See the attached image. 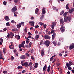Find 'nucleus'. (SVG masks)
<instances>
[{
    "mask_svg": "<svg viewBox=\"0 0 74 74\" xmlns=\"http://www.w3.org/2000/svg\"><path fill=\"white\" fill-rule=\"evenodd\" d=\"M50 43V41L49 40H46L44 43V45H46L47 47H49Z\"/></svg>",
    "mask_w": 74,
    "mask_h": 74,
    "instance_id": "nucleus-1",
    "label": "nucleus"
},
{
    "mask_svg": "<svg viewBox=\"0 0 74 74\" xmlns=\"http://www.w3.org/2000/svg\"><path fill=\"white\" fill-rule=\"evenodd\" d=\"M74 48V44H72L71 45H70L69 47V49L71 50L72 49Z\"/></svg>",
    "mask_w": 74,
    "mask_h": 74,
    "instance_id": "nucleus-2",
    "label": "nucleus"
},
{
    "mask_svg": "<svg viewBox=\"0 0 74 74\" xmlns=\"http://www.w3.org/2000/svg\"><path fill=\"white\" fill-rule=\"evenodd\" d=\"M68 17L67 16H65L64 17V21L65 22H67L68 20Z\"/></svg>",
    "mask_w": 74,
    "mask_h": 74,
    "instance_id": "nucleus-3",
    "label": "nucleus"
},
{
    "mask_svg": "<svg viewBox=\"0 0 74 74\" xmlns=\"http://www.w3.org/2000/svg\"><path fill=\"white\" fill-rule=\"evenodd\" d=\"M44 38H45V39L46 40H49L50 39V37L48 35H45L44 36Z\"/></svg>",
    "mask_w": 74,
    "mask_h": 74,
    "instance_id": "nucleus-4",
    "label": "nucleus"
},
{
    "mask_svg": "<svg viewBox=\"0 0 74 74\" xmlns=\"http://www.w3.org/2000/svg\"><path fill=\"white\" fill-rule=\"evenodd\" d=\"M17 10V9L16 8V6L14 7L12 10V11L13 12H15V11H16Z\"/></svg>",
    "mask_w": 74,
    "mask_h": 74,
    "instance_id": "nucleus-5",
    "label": "nucleus"
},
{
    "mask_svg": "<svg viewBox=\"0 0 74 74\" xmlns=\"http://www.w3.org/2000/svg\"><path fill=\"white\" fill-rule=\"evenodd\" d=\"M60 24H62L64 23V22L63 20V19L62 18L60 19Z\"/></svg>",
    "mask_w": 74,
    "mask_h": 74,
    "instance_id": "nucleus-6",
    "label": "nucleus"
},
{
    "mask_svg": "<svg viewBox=\"0 0 74 74\" xmlns=\"http://www.w3.org/2000/svg\"><path fill=\"white\" fill-rule=\"evenodd\" d=\"M45 53V51H44V49H42V50L41 51V53H40V54H41V56H44Z\"/></svg>",
    "mask_w": 74,
    "mask_h": 74,
    "instance_id": "nucleus-7",
    "label": "nucleus"
},
{
    "mask_svg": "<svg viewBox=\"0 0 74 74\" xmlns=\"http://www.w3.org/2000/svg\"><path fill=\"white\" fill-rule=\"evenodd\" d=\"M39 11V9L38 8H36V10H35V13L36 14H39V12H38Z\"/></svg>",
    "mask_w": 74,
    "mask_h": 74,
    "instance_id": "nucleus-8",
    "label": "nucleus"
},
{
    "mask_svg": "<svg viewBox=\"0 0 74 74\" xmlns=\"http://www.w3.org/2000/svg\"><path fill=\"white\" fill-rule=\"evenodd\" d=\"M9 47L10 49H14V45L13 44H11L9 46Z\"/></svg>",
    "mask_w": 74,
    "mask_h": 74,
    "instance_id": "nucleus-9",
    "label": "nucleus"
},
{
    "mask_svg": "<svg viewBox=\"0 0 74 74\" xmlns=\"http://www.w3.org/2000/svg\"><path fill=\"white\" fill-rule=\"evenodd\" d=\"M15 38L17 40H19L20 39V37L19 35H16L15 37Z\"/></svg>",
    "mask_w": 74,
    "mask_h": 74,
    "instance_id": "nucleus-10",
    "label": "nucleus"
},
{
    "mask_svg": "<svg viewBox=\"0 0 74 74\" xmlns=\"http://www.w3.org/2000/svg\"><path fill=\"white\" fill-rule=\"evenodd\" d=\"M10 38H13V37L14 36V35H13V33L12 32H10Z\"/></svg>",
    "mask_w": 74,
    "mask_h": 74,
    "instance_id": "nucleus-11",
    "label": "nucleus"
},
{
    "mask_svg": "<svg viewBox=\"0 0 74 74\" xmlns=\"http://www.w3.org/2000/svg\"><path fill=\"white\" fill-rule=\"evenodd\" d=\"M5 20H6V21H9L10 19V18L8 16H5Z\"/></svg>",
    "mask_w": 74,
    "mask_h": 74,
    "instance_id": "nucleus-12",
    "label": "nucleus"
},
{
    "mask_svg": "<svg viewBox=\"0 0 74 74\" xmlns=\"http://www.w3.org/2000/svg\"><path fill=\"white\" fill-rule=\"evenodd\" d=\"M42 12L43 14H45L46 12L45 11V8H43L42 10Z\"/></svg>",
    "mask_w": 74,
    "mask_h": 74,
    "instance_id": "nucleus-13",
    "label": "nucleus"
},
{
    "mask_svg": "<svg viewBox=\"0 0 74 74\" xmlns=\"http://www.w3.org/2000/svg\"><path fill=\"white\" fill-rule=\"evenodd\" d=\"M25 55H23L20 57V58L21 59H25Z\"/></svg>",
    "mask_w": 74,
    "mask_h": 74,
    "instance_id": "nucleus-14",
    "label": "nucleus"
},
{
    "mask_svg": "<svg viewBox=\"0 0 74 74\" xmlns=\"http://www.w3.org/2000/svg\"><path fill=\"white\" fill-rule=\"evenodd\" d=\"M24 45H23V44H20L18 45V47L19 48L21 49V47H23V48H24L25 47V46Z\"/></svg>",
    "mask_w": 74,
    "mask_h": 74,
    "instance_id": "nucleus-15",
    "label": "nucleus"
},
{
    "mask_svg": "<svg viewBox=\"0 0 74 74\" xmlns=\"http://www.w3.org/2000/svg\"><path fill=\"white\" fill-rule=\"evenodd\" d=\"M23 66H25V67H28V62H25L24 63L23 65Z\"/></svg>",
    "mask_w": 74,
    "mask_h": 74,
    "instance_id": "nucleus-16",
    "label": "nucleus"
},
{
    "mask_svg": "<svg viewBox=\"0 0 74 74\" xmlns=\"http://www.w3.org/2000/svg\"><path fill=\"white\" fill-rule=\"evenodd\" d=\"M47 66H46V65H45L43 67V71H45V70H46V69H47Z\"/></svg>",
    "mask_w": 74,
    "mask_h": 74,
    "instance_id": "nucleus-17",
    "label": "nucleus"
},
{
    "mask_svg": "<svg viewBox=\"0 0 74 74\" xmlns=\"http://www.w3.org/2000/svg\"><path fill=\"white\" fill-rule=\"evenodd\" d=\"M66 66L68 68L71 66V65L67 62L66 63Z\"/></svg>",
    "mask_w": 74,
    "mask_h": 74,
    "instance_id": "nucleus-18",
    "label": "nucleus"
},
{
    "mask_svg": "<svg viewBox=\"0 0 74 74\" xmlns=\"http://www.w3.org/2000/svg\"><path fill=\"white\" fill-rule=\"evenodd\" d=\"M39 37H40V35H37L35 36V39H36V40H37L38 39V38H39Z\"/></svg>",
    "mask_w": 74,
    "mask_h": 74,
    "instance_id": "nucleus-19",
    "label": "nucleus"
},
{
    "mask_svg": "<svg viewBox=\"0 0 74 74\" xmlns=\"http://www.w3.org/2000/svg\"><path fill=\"white\" fill-rule=\"evenodd\" d=\"M17 28H20L21 27V24L19 23L18 25H17Z\"/></svg>",
    "mask_w": 74,
    "mask_h": 74,
    "instance_id": "nucleus-20",
    "label": "nucleus"
},
{
    "mask_svg": "<svg viewBox=\"0 0 74 74\" xmlns=\"http://www.w3.org/2000/svg\"><path fill=\"white\" fill-rule=\"evenodd\" d=\"M52 43L54 44L55 46H56V45L57 44V42L53 41L52 42Z\"/></svg>",
    "mask_w": 74,
    "mask_h": 74,
    "instance_id": "nucleus-21",
    "label": "nucleus"
},
{
    "mask_svg": "<svg viewBox=\"0 0 74 74\" xmlns=\"http://www.w3.org/2000/svg\"><path fill=\"white\" fill-rule=\"evenodd\" d=\"M69 4H68L66 5V8L67 10H69Z\"/></svg>",
    "mask_w": 74,
    "mask_h": 74,
    "instance_id": "nucleus-22",
    "label": "nucleus"
},
{
    "mask_svg": "<svg viewBox=\"0 0 74 74\" xmlns=\"http://www.w3.org/2000/svg\"><path fill=\"white\" fill-rule=\"evenodd\" d=\"M30 42V40L29 39L26 40V43L28 44Z\"/></svg>",
    "mask_w": 74,
    "mask_h": 74,
    "instance_id": "nucleus-23",
    "label": "nucleus"
},
{
    "mask_svg": "<svg viewBox=\"0 0 74 74\" xmlns=\"http://www.w3.org/2000/svg\"><path fill=\"white\" fill-rule=\"evenodd\" d=\"M64 10H62L61 12H60V15H62V14H63L64 13Z\"/></svg>",
    "mask_w": 74,
    "mask_h": 74,
    "instance_id": "nucleus-24",
    "label": "nucleus"
},
{
    "mask_svg": "<svg viewBox=\"0 0 74 74\" xmlns=\"http://www.w3.org/2000/svg\"><path fill=\"white\" fill-rule=\"evenodd\" d=\"M68 19L69 21H70L71 20V16H70L69 17V18H68Z\"/></svg>",
    "mask_w": 74,
    "mask_h": 74,
    "instance_id": "nucleus-25",
    "label": "nucleus"
},
{
    "mask_svg": "<svg viewBox=\"0 0 74 74\" xmlns=\"http://www.w3.org/2000/svg\"><path fill=\"white\" fill-rule=\"evenodd\" d=\"M6 26H7L8 27H10V23L9 22H8L6 23Z\"/></svg>",
    "mask_w": 74,
    "mask_h": 74,
    "instance_id": "nucleus-26",
    "label": "nucleus"
},
{
    "mask_svg": "<svg viewBox=\"0 0 74 74\" xmlns=\"http://www.w3.org/2000/svg\"><path fill=\"white\" fill-rule=\"evenodd\" d=\"M17 29H12V31L13 32H16L17 31Z\"/></svg>",
    "mask_w": 74,
    "mask_h": 74,
    "instance_id": "nucleus-27",
    "label": "nucleus"
},
{
    "mask_svg": "<svg viewBox=\"0 0 74 74\" xmlns=\"http://www.w3.org/2000/svg\"><path fill=\"white\" fill-rule=\"evenodd\" d=\"M56 66L57 67H58L59 65H60V64L59 62H57L56 63Z\"/></svg>",
    "mask_w": 74,
    "mask_h": 74,
    "instance_id": "nucleus-28",
    "label": "nucleus"
},
{
    "mask_svg": "<svg viewBox=\"0 0 74 74\" xmlns=\"http://www.w3.org/2000/svg\"><path fill=\"white\" fill-rule=\"evenodd\" d=\"M29 23H32V24H33V27L34 26V21H30L29 22Z\"/></svg>",
    "mask_w": 74,
    "mask_h": 74,
    "instance_id": "nucleus-29",
    "label": "nucleus"
},
{
    "mask_svg": "<svg viewBox=\"0 0 74 74\" xmlns=\"http://www.w3.org/2000/svg\"><path fill=\"white\" fill-rule=\"evenodd\" d=\"M52 24L53 25V26H56V23L55 22H53Z\"/></svg>",
    "mask_w": 74,
    "mask_h": 74,
    "instance_id": "nucleus-30",
    "label": "nucleus"
},
{
    "mask_svg": "<svg viewBox=\"0 0 74 74\" xmlns=\"http://www.w3.org/2000/svg\"><path fill=\"white\" fill-rule=\"evenodd\" d=\"M33 64V63L32 62H30L28 64V66H30L31 65H32Z\"/></svg>",
    "mask_w": 74,
    "mask_h": 74,
    "instance_id": "nucleus-31",
    "label": "nucleus"
},
{
    "mask_svg": "<svg viewBox=\"0 0 74 74\" xmlns=\"http://www.w3.org/2000/svg\"><path fill=\"white\" fill-rule=\"evenodd\" d=\"M44 17V15H42V16H40V19L42 20Z\"/></svg>",
    "mask_w": 74,
    "mask_h": 74,
    "instance_id": "nucleus-32",
    "label": "nucleus"
},
{
    "mask_svg": "<svg viewBox=\"0 0 74 74\" xmlns=\"http://www.w3.org/2000/svg\"><path fill=\"white\" fill-rule=\"evenodd\" d=\"M64 24H62L61 25V28L62 29H64L65 28V27L64 26Z\"/></svg>",
    "mask_w": 74,
    "mask_h": 74,
    "instance_id": "nucleus-33",
    "label": "nucleus"
},
{
    "mask_svg": "<svg viewBox=\"0 0 74 74\" xmlns=\"http://www.w3.org/2000/svg\"><path fill=\"white\" fill-rule=\"evenodd\" d=\"M32 45V42H30L29 44V45H28V47L29 48H30L31 47V45Z\"/></svg>",
    "mask_w": 74,
    "mask_h": 74,
    "instance_id": "nucleus-34",
    "label": "nucleus"
},
{
    "mask_svg": "<svg viewBox=\"0 0 74 74\" xmlns=\"http://www.w3.org/2000/svg\"><path fill=\"white\" fill-rule=\"evenodd\" d=\"M3 51L4 54H5L6 53V49L5 48L3 49Z\"/></svg>",
    "mask_w": 74,
    "mask_h": 74,
    "instance_id": "nucleus-35",
    "label": "nucleus"
},
{
    "mask_svg": "<svg viewBox=\"0 0 74 74\" xmlns=\"http://www.w3.org/2000/svg\"><path fill=\"white\" fill-rule=\"evenodd\" d=\"M44 43L43 40H41V41L40 42V45H42V44Z\"/></svg>",
    "mask_w": 74,
    "mask_h": 74,
    "instance_id": "nucleus-36",
    "label": "nucleus"
},
{
    "mask_svg": "<svg viewBox=\"0 0 74 74\" xmlns=\"http://www.w3.org/2000/svg\"><path fill=\"white\" fill-rule=\"evenodd\" d=\"M73 12V11L72 10H71L69 9V13H71Z\"/></svg>",
    "mask_w": 74,
    "mask_h": 74,
    "instance_id": "nucleus-37",
    "label": "nucleus"
},
{
    "mask_svg": "<svg viewBox=\"0 0 74 74\" xmlns=\"http://www.w3.org/2000/svg\"><path fill=\"white\" fill-rule=\"evenodd\" d=\"M14 2L15 3H16L18 2V0H14Z\"/></svg>",
    "mask_w": 74,
    "mask_h": 74,
    "instance_id": "nucleus-38",
    "label": "nucleus"
},
{
    "mask_svg": "<svg viewBox=\"0 0 74 74\" xmlns=\"http://www.w3.org/2000/svg\"><path fill=\"white\" fill-rule=\"evenodd\" d=\"M67 13L66 12H65L64 14H63V16L65 17V16H66V15L67 14Z\"/></svg>",
    "mask_w": 74,
    "mask_h": 74,
    "instance_id": "nucleus-39",
    "label": "nucleus"
},
{
    "mask_svg": "<svg viewBox=\"0 0 74 74\" xmlns=\"http://www.w3.org/2000/svg\"><path fill=\"white\" fill-rule=\"evenodd\" d=\"M55 32V30H52L51 32V34H53V33H54Z\"/></svg>",
    "mask_w": 74,
    "mask_h": 74,
    "instance_id": "nucleus-40",
    "label": "nucleus"
},
{
    "mask_svg": "<svg viewBox=\"0 0 74 74\" xmlns=\"http://www.w3.org/2000/svg\"><path fill=\"white\" fill-rule=\"evenodd\" d=\"M40 25H41V26L43 25V24H44V23H43L41 22H39V23H38Z\"/></svg>",
    "mask_w": 74,
    "mask_h": 74,
    "instance_id": "nucleus-41",
    "label": "nucleus"
},
{
    "mask_svg": "<svg viewBox=\"0 0 74 74\" xmlns=\"http://www.w3.org/2000/svg\"><path fill=\"white\" fill-rule=\"evenodd\" d=\"M11 22H12V23H16V22L14 20H12V21H11Z\"/></svg>",
    "mask_w": 74,
    "mask_h": 74,
    "instance_id": "nucleus-42",
    "label": "nucleus"
},
{
    "mask_svg": "<svg viewBox=\"0 0 74 74\" xmlns=\"http://www.w3.org/2000/svg\"><path fill=\"white\" fill-rule=\"evenodd\" d=\"M14 59V57L12 56H11V59L12 60H13Z\"/></svg>",
    "mask_w": 74,
    "mask_h": 74,
    "instance_id": "nucleus-43",
    "label": "nucleus"
},
{
    "mask_svg": "<svg viewBox=\"0 0 74 74\" xmlns=\"http://www.w3.org/2000/svg\"><path fill=\"white\" fill-rule=\"evenodd\" d=\"M25 55H26V56H27L28 57H29V54H28V53H25Z\"/></svg>",
    "mask_w": 74,
    "mask_h": 74,
    "instance_id": "nucleus-44",
    "label": "nucleus"
},
{
    "mask_svg": "<svg viewBox=\"0 0 74 74\" xmlns=\"http://www.w3.org/2000/svg\"><path fill=\"white\" fill-rule=\"evenodd\" d=\"M54 27H55V26H54V25H51L52 29L53 30V29H54Z\"/></svg>",
    "mask_w": 74,
    "mask_h": 74,
    "instance_id": "nucleus-45",
    "label": "nucleus"
},
{
    "mask_svg": "<svg viewBox=\"0 0 74 74\" xmlns=\"http://www.w3.org/2000/svg\"><path fill=\"white\" fill-rule=\"evenodd\" d=\"M53 60V58L52 57H51L50 59V61L51 62Z\"/></svg>",
    "mask_w": 74,
    "mask_h": 74,
    "instance_id": "nucleus-46",
    "label": "nucleus"
},
{
    "mask_svg": "<svg viewBox=\"0 0 74 74\" xmlns=\"http://www.w3.org/2000/svg\"><path fill=\"white\" fill-rule=\"evenodd\" d=\"M0 42H3V39L2 38H0Z\"/></svg>",
    "mask_w": 74,
    "mask_h": 74,
    "instance_id": "nucleus-47",
    "label": "nucleus"
},
{
    "mask_svg": "<svg viewBox=\"0 0 74 74\" xmlns=\"http://www.w3.org/2000/svg\"><path fill=\"white\" fill-rule=\"evenodd\" d=\"M56 34L55 33H54L52 35V36L56 37Z\"/></svg>",
    "mask_w": 74,
    "mask_h": 74,
    "instance_id": "nucleus-48",
    "label": "nucleus"
},
{
    "mask_svg": "<svg viewBox=\"0 0 74 74\" xmlns=\"http://www.w3.org/2000/svg\"><path fill=\"white\" fill-rule=\"evenodd\" d=\"M31 59L32 60H34V57L33 56H32L31 57Z\"/></svg>",
    "mask_w": 74,
    "mask_h": 74,
    "instance_id": "nucleus-49",
    "label": "nucleus"
},
{
    "mask_svg": "<svg viewBox=\"0 0 74 74\" xmlns=\"http://www.w3.org/2000/svg\"><path fill=\"white\" fill-rule=\"evenodd\" d=\"M65 29H62V30H61V32L62 33H63L65 31Z\"/></svg>",
    "mask_w": 74,
    "mask_h": 74,
    "instance_id": "nucleus-50",
    "label": "nucleus"
},
{
    "mask_svg": "<svg viewBox=\"0 0 74 74\" xmlns=\"http://www.w3.org/2000/svg\"><path fill=\"white\" fill-rule=\"evenodd\" d=\"M25 43V41H24L22 42V44L23 45H24Z\"/></svg>",
    "mask_w": 74,
    "mask_h": 74,
    "instance_id": "nucleus-51",
    "label": "nucleus"
},
{
    "mask_svg": "<svg viewBox=\"0 0 74 74\" xmlns=\"http://www.w3.org/2000/svg\"><path fill=\"white\" fill-rule=\"evenodd\" d=\"M56 59H54V60H53V61L52 62V63L53 64V63H54L55 61H56Z\"/></svg>",
    "mask_w": 74,
    "mask_h": 74,
    "instance_id": "nucleus-52",
    "label": "nucleus"
},
{
    "mask_svg": "<svg viewBox=\"0 0 74 74\" xmlns=\"http://www.w3.org/2000/svg\"><path fill=\"white\" fill-rule=\"evenodd\" d=\"M3 4L4 5H6V4H7V2L5 1H4L3 2Z\"/></svg>",
    "mask_w": 74,
    "mask_h": 74,
    "instance_id": "nucleus-53",
    "label": "nucleus"
},
{
    "mask_svg": "<svg viewBox=\"0 0 74 74\" xmlns=\"http://www.w3.org/2000/svg\"><path fill=\"white\" fill-rule=\"evenodd\" d=\"M22 67V66H18L17 67L18 69H21Z\"/></svg>",
    "mask_w": 74,
    "mask_h": 74,
    "instance_id": "nucleus-54",
    "label": "nucleus"
},
{
    "mask_svg": "<svg viewBox=\"0 0 74 74\" xmlns=\"http://www.w3.org/2000/svg\"><path fill=\"white\" fill-rule=\"evenodd\" d=\"M3 73L4 74H6V73H7V71H3Z\"/></svg>",
    "mask_w": 74,
    "mask_h": 74,
    "instance_id": "nucleus-55",
    "label": "nucleus"
},
{
    "mask_svg": "<svg viewBox=\"0 0 74 74\" xmlns=\"http://www.w3.org/2000/svg\"><path fill=\"white\" fill-rule=\"evenodd\" d=\"M55 36H52V40H54V39H55Z\"/></svg>",
    "mask_w": 74,
    "mask_h": 74,
    "instance_id": "nucleus-56",
    "label": "nucleus"
},
{
    "mask_svg": "<svg viewBox=\"0 0 74 74\" xmlns=\"http://www.w3.org/2000/svg\"><path fill=\"white\" fill-rule=\"evenodd\" d=\"M16 51H17V50L16 49H14V52L15 53H16Z\"/></svg>",
    "mask_w": 74,
    "mask_h": 74,
    "instance_id": "nucleus-57",
    "label": "nucleus"
},
{
    "mask_svg": "<svg viewBox=\"0 0 74 74\" xmlns=\"http://www.w3.org/2000/svg\"><path fill=\"white\" fill-rule=\"evenodd\" d=\"M34 27L35 28H38L39 27V26L38 25H37L36 26H35Z\"/></svg>",
    "mask_w": 74,
    "mask_h": 74,
    "instance_id": "nucleus-58",
    "label": "nucleus"
},
{
    "mask_svg": "<svg viewBox=\"0 0 74 74\" xmlns=\"http://www.w3.org/2000/svg\"><path fill=\"white\" fill-rule=\"evenodd\" d=\"M23 63V61L21 62V64L22 66H23V64H24V63Z\"/></svg>",
    "mask_w": 74,
    "mask_h": 74,
    "instance_id": "nucleus-59",
    "label": "nucleus"
},
{
    "mask_svg": "<svg viewBox=\"0 0 74 74\" xmlns=\"http://www.w3.org/2000/svg\"><path fill=\"white\" fill-rule=\"evenodd\" d=\"M50 71V69H47V71L48 72V73H49Z\"/></svg>",
    "mask_w": 74,
    "mask_h": 74,
    "instance_id": "nucleus-60",
    "label": "nucleus"
},
{
    "mask_svg": "<svg viewBox=\"0 0 74 74\" xmlns=\"http://www.w3.org/2000/svg\"><path fill=\"white\" fill-rule=\"evenodd\" d=\"M10 33H9L7 35V37L8 38L10 37Z\"/></svg>",
    "mask_w": 74,
    "mask_h": 74,
    "instance_id": "nucleus-61",
    "label": "nucleus"
},
{
    "mask_svg": "<svg viewBox=\"0 0 74 74\" xmlns=\"http://www.w3.org/2000/svg\"><path fill=\"white\" fill-rule=\"evenodd\" d=\"M38 63H35V66H38Z\"/></svg>",
    "mask_w": 74,
    "mask_h": 74,
    "instance_id": "nucleus-62",
    "label": "nucleus"
},
{
    "mask_svg": "<svg viewBox=\"0 0 74 74\" xmlns=\"http://www.w3.org/2000/svg\"><path fill=\"white\" fill-rule=\"evenodd\" d=\"M7 30V28H4L3 29V30L4 31H6Z\"/></svg>",
    "mask_w": 74,
    "mask_h": 74,
    "instance_id": "nucleus-63",
    "label": "nucleus"
},
{
    "mask_svg": "<svg viewBox=\"0 0 74 74\" xmlns=\"http://www.w3.org/2000/svg\"><path fill=\"white\" fill-rule=\"evenodd\" d=\"M68 70H72V68L71 67H68Z\"/></svg>",
    "mask_w": 74,
    "mask_h": 74,
    "instance_id": "nucleus-64",
    "label": "nucleus"
}]
</instances>
